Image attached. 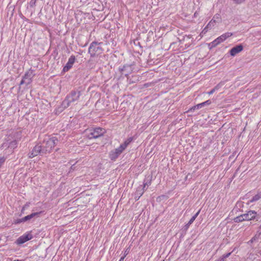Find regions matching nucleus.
Returning <instances> with one entry per match:
<instances>
[{"instance_id":"f257e3e1","label":"nucleus","mask_w":261,"mask_h":261,"mask_svg":"<svg viewBox=\"0 0 261 261\" xmlns=\"http://www.w3.org/2000/svg\"><path fill=\"white\" fill-rule=\"evenodd\" d=\"M58 142L56 137H46L43 142L36 145L32 152L29 154V158H32L38 154L43 155L50 153Z\"/></svg>"},{"instance_id":"f03ea898","label":"nucleus","mask_w":261,"mask_h":261,"mask_svg":"<svg viewBox=\"0 0 261 261\" xmlns=\"http://www.w3.org/2000/svg\"><path fill=\"white\" fill-rule=\"evenodd\" d=\"M81 95V92L80 91H72L68 94L62 102V105L64 108L69 107L71 103L76 101Z\"/></svg>"},{"instance_id":"7ed1b4c3","label":"nucleus","mask_w":261,"mask_h":261,"mask_svg":"<svg viewBox=\"0 0 261 261\" xmlns=\"http://www.w3.org/2000/svg\"><path fill=\"white\" fill-rule=\"evenodd\" d=\"M101 43L97 42H92L88 49V53L90 54L91 57H95L96 55L100 54L102 53V48L100 46Z\"/></svg>"},{"instance_id":"20e7f679","label":"nucleus","mask_w":261,"mask_h":261,"mask_svg":"<svg viewBox=\"0 0 261 261\" xmlns=\"http://www.w3.org/2000/svg\"><path fill=\"white\" fill-rule=\"evenodd\" d=\"M106 132L105 129L101 127H96L89 130L87 136L89 139H96L102 136Z\"/></svg>"},{"instance_id":"39448f33","label":"nucleus","mask_w":261,"mask_h":261,"mask_svg":"<svg viewBox=\"0 0 261 261\" xmlns=\"http://www.w3.org/2000/svg\"><path fill=\"white\" fill-rule=\"evenodd\" d=\"M34 76V74L33 71L31 69L27 71L24 76L22 77V80L20 82V85L25 84L26 85H28L31 84L32 82V79Z\"/></svg>"},{"instance_id":"423d86ee","label":"nucleus","mask_w":261,"mask_h":261,"mask_svg":"<svg viewBox=\"0 0 261 261\" xmlns=\"http://www.w3.org/2000/svg\"><path fill=\"white\" fill-rule=\"evenodd\" d=\"M33 238V235L31 231L27 232L23 235L19 237L16 241L17 245H21L26 242L31 240Z\"/></svg>"},{"instance_id":"0eeeda50","label":"nucleus","mask_w":261,"mask_h":261,"mask_svg":"<svg viewBox=\"0 0 261 261\" xmlns=\"http://www.w3.org/2000/svg\"><path fill=\"white\" fill-rule=\"evenodd\" d=\"M124 149L120 146L115 149L111 151L109 153V157L112 161H115L123 151Z\"/></svg>"},{"instance_id":"6e6552de","label":"nucleus","mask_w":261,"mask_h":261,"mask_svg":"<svg viewBox=\"0 0 261 261\" xmlns=\"http://www.w3.org/2000/svg\"><path fill=\"white\" fill-rule=\"evenodd\" d=\"M257 213L254 211H249L247 213L244 214V218L246 221H250L252 220L256 219L258 220L257 218Z\"/></svg>"},{"instance_id":"1a4fd4ad","label":"nucleus","mask_w":261,"mask_h":261,"mask_svg":"<svg viewBox=\"0 0 261 261\" xmlns=\"http://www.w3.org/2000/svg\"><path fill=\"white\" fill-rule=\"evenodd\" d=\"M75 60V57L74 56H71L68 59V61L66 63V65L63 68V71H68L72 67Z\"/></svg>"},{"instance_id":"9d476101","label":"nucleus","mask_w":261,"mask_h":261,"mask_svg":"<svg viewBox=\"0 0 261 261\" xmlns=\"http://www.w3.org/2000/svg\"><path fill=\"white\" fill-rule=\"evenodd\" d=\"M211 103V101L210 100H207L204 102H203L202 103H199L192 108H191L188 112H193L197 110H199L202 108L203 107H204L205 106L210 105Z\"/></svg>"},{"instance_id":"9b49d317","label":"nucleus","mask_w":261,"mask_h":261,"mask_svg":"<svg viewBox=\"0 0 261 261\" xmlns=\"http://www.w3.org/2000/svg\"><path fill=\"white\" fill-rule=\"evenodd\" d=\"M243 49V46L241 45H237L232 47L230 50V54L232 56H234L237 54L241 52Z\"/></svg>"},{"instance_id":"f8f14e48","label":"nucleus","mask_w":261,"mask_h":261,"mask_svg":"<svg viewBox=\"0 0 261 261\" xmlns=\"http://www.w3.org/2000/svg\"><path fill=\"white\" fill-rule=\"evenodd\" d=\"M145 191V189L142 188V186L138 187L135 194V198L136 200H138L143 194Z\"/></svg>"},{"instance_id":"ddd939ff","label":"nucleus","mask_w":261,"mask_h":261,"mask_svg":"<svg viewBox=\"0 0 261 261\" xmlns=\"http://www.w3.org/2000/svg\"><path fill=\"white\" fill-rule=\"evenodd\" d=\"M232 35V33L230 32H227L224 34H223L220 36L218 37L217 38L218 40L221 43V42H223L226 39L230 37Z\"/></svg>"},{"instance_id":"4468645a","label":"nucleus","mask_w":261,"mask_h":261,"mask_svg":"<svg viewBox=\"0 0 261 261\" xmlns=\"http://www.w3.org/2000/svg\"><path fill=\"white\" fill-rule=\"evenodd\" d=\"M200 211H198L190 220L189 222L185 226V229L186 230L188 229L191 224L193 223V222L195 221L196 218L197 217L199 214Z\"/></svg>"},{"instance_id":"2eb2a0df","label":"nucleus","mask_w":261,"mask_h":261,"mask_svg":"<svg viewBox=\"0 0 261 261\" xmlns=\"http://www.w3.org/2000/svg\"><path fill=\"white\" fill-rule=\"evenodd\" d=\"M39 214H40V213H37V212L32 213L31 214L29 215L23 217V220L24 221V222L30 220L31 219H32L34 217H35L36 216H38Z\"/></svg>"},{"instance_id":"dca6fc26","label":"nucleus","mask_w":261,"mask_h":261,"mask_svg":"<svg viewBox=\"0 0 261 261\" xmlns=\"http://www.w3.org/2000/svg\"><path fill=\"white\" fill-rule=\"evenodd\" d=\"M133 140V137H129L127 138L125 142L121 144L120 146L124 150L126 148L128 145Z\"/></svg>"},{"instance_id":"f3484780","label":"nucleus","mask_w":261,"mask_h":261,"mask_svg":"<svg viewBox=\"0 0 261 261\" xmlns=\"http://www.w3.org/2000/svg\"><path fill=\"white\" fill-rule=\"evenodd\" d=\"M261 199V191L258 192L255 195H254L251 199L249 201V202H254L257 201Z\"/></svg>"},{"instance_id":"a211bd4d","label":"nucleus","mask_w":261,"mask_h":261,"mask_svg":"<svg viewBox=\"0 0 261 261\" xmlns=\"http://www.w3.org/2000/svg\"><path fill=\"white\" fill-rule=\"evenodd\" d=\"M215 25V23L211 20L207 24V25L204 28L203 30L202 31V33H206L208 30H210L212 28H213Z\"/></svg>"},{"instance_id":"6ab92c4d","label":"nucleus","mask_w":261,"mask_h":261,"mask_svg":"<svg viewBox=\"0 0 261 261\" xmlns=\"http://www.w3.org/2000/svg\"><path fill=\"white\" fill-rule=\"evenodd\" d=\"M244 214H242V215H241L237 217H236L234 219V221L235 222H242V221H246L245 220V218H244Z\"/></svg>"},{"instance_id":"aec40b11","label":"nucleus","mask_w":261,"mask_h":261,"mask_svg":"<svg viewBox=\"0 0 261 261\" xmlns=\"http://www.w3.org/2000/svg\"><path fill=\"white\" fill-rule=\"evenodd\" d=\"M244 214H242V215H241L237 217H236L234 219V221L235 222H242V221H246L245 220V218H244Z\"/></svg>"},{"instance_id":"412c9836","label":"nucleus","mask_w":261,"mask_h":261,"mask_svg":"<svg viewBox=\"0 0 261 261\" xmlns=\"http://www.w3.org/2000/svg\"><path fill=\"white\" fill-rule=\"evenodd\" d=\"M17 146V142L16 140L11 141L10 143H9L8 148H10V149H14L16 148Z\"/></svg>"},{"instance_id":"4be33fe9","label":"nucleus","mask_w":261,"mask_h":261,"mask_svg":"<svg viewBox=\"0 0 261 261\" xmlns=\"http://www.w3.org/2000/svg\"><path fill=\"white\" fill-rule=\"evenodd\" d=\"M220 87V84L216 86L214 88H213L211 91L207 92L208 94L211 95L213 94L216 91L218 90Z\"/></svg>"},{"instance_id":"5701e85b","label":"nucleus","mask_w":261,"mask_h":261,"mask_svg":"<svg viewBox=\"0 0 261 261\" xmlns=\"http://www.w3.org/2000/svg\"><path fill=\"white\" fill-rule=\"evenodd\" d=\"M220 44V42L218 40L217 38L214 40L213 42L210 43V45L212 47H216L217 45Z\"/></svg>"},{"instance_id":"b1692460","label":"nucleus","mask_w":261,"mask_h":261,"mask_svg":"<svg viewBox=\"0 0 261 261\" xmlns=\"http://www.w3.org/2000/svg\"><path fill=\"white\" fill-rule=\"evenodd\" d=\"M151 184L150 181H144L143 187L142 188H144L145 190L147 189L148 187Z\"/></svg>"},{"instance_id":"393cba45","label":"nucleus","mask_w":261,"mask_h":261,"mask_svg":"<svg viewBox=\"0 0 261 261\" xmlns=\"http://www.w3.org/2000/svg\"><path fill=\"white\" fill-rule=\"evenodd\" d=\"M22 222H24V221L23 220V218L21 219H17L15 220H14V223L15 224H19Z\"/></svg>"},{"instance_id":"a878e982","label":"nucleus","mask_w":261,"mask_h":261,"mask_svg":"<svg viewBox=\"0 0 261 261\" xmlns=\"http://www.w3.org/2000/svg\"><path fill=\"white\" fill-rule=\"evenodd\" d=\"M30 203L27 202L25 204V205L22 207L21 210V212H23L25 210V208H28L30 206Z\"/></svg>"},{"instance_id":"bb28decb","label":"nucleus","mask_w":261,"mask_h":261,"mask_svg":"<svg viewBox=\"0 0 261 261\" xmlns=\"http://www.w3.org/2000/svg\"><path fill=\"white\" fill-rule=\"evenodd\" d=\"M36 0H31L30 2V5L31 7H34L35 6Z\"/></svg>"},{"instance_id":"cd10ccee","label":"nucleus","mask_w":261,"mask_h":261,"mask_svg":"<svg viewBox=\"0 0 261 261\" xmlns=\"http://www.w3.org/2000/svg\"><path fill=\"white\" fill-rule=\"evenodd\" d=\"M235 3L237 4H241L245 2V0H232Z\"/></svg>"},{"instance_id":"c85d7f7f","label":"nucleus","mask_w":261,"mask_h":261,"mask_svg":"<svg viewBox=\"0 0 261 261\" xmlns=\"http://www.w3.org/2000/svg\"><path fill=\"white\" fill-rule=\"evenodd\" d=\"M9 143L7 142L3 143L1 146L2 148H4L5 147H8V148Z\"/></svg>"},{"instance_id":"c756f323","label":"nucleus","mask_w":261,"mask_h":261,"mask_svg":"<svg viewBox=\"0 0 261 261\" xmlns=\"http://www.w3.org/2000/svg\"><path fill=\"white\" fill-rule=\"evenodd\" d=\"M213 18L215 19L216 20H220V16L219 14H215L214 17H213Z\"/></svg>"},{"instance_id":"7c9ffc66","label":"nucleus","mask_w":261,"mask_h":261,"mask_svg":"<svg viewBox=\"0 0 261 261\" xmlns=\"http://www.w3.org/2000/svg\"><path fill=\"white\" fill-rule=\"evenodd\" d=\"M231 253V252L228 253L226 254L223 255L222 256L223 257V258L226 259V258L228 257L230 255Z\"/></svg>"},{"instance_id":"2f4dec72","label":"nucleus","mask_w":261,"mask_h":261,"mask_svg":"<svg viewBox=\"0 0 261 261\" xmlns=\"http://www.w3.org/2000/svg\"><path fill=\"white\" fill-rule=\"evenodd\" d=\"M217 261H225V259L223 256L219 258Z\"/></svg>"},{"instance_id":"473e14b6","label":"nucleus","mask_w":261,"mask_h":261,"mask_svg":"<svg viewBox=\"0 0 261 261\" xmlns=\"http://www.w3.org/2000/svg\"><path fill=\"white\" fill-rule=\"evenodd\" d=\"M125 257V255H124L123 256L121 257L119 261H123Z\"/></svg>"},{"instance_id":"72a5a7b5","label":"nucleus","mask_w":261,"mask_h":261,"mask_svg":"<svg viewBox=\"0 0 261 261\" xmlns=\"http://www.w3.org/2000/svg\"><path fill=\"white\" fill-rule=\"evenodd\" d=\"M258 232H259V233H261V225L258 228Z\"/></svg>"},{"instance_id":"f704fd0d","label":"nucleus","mask_w":261,"mask_h":261,"mask_svg":"<svg viewBox=\"0 0 261 261\" xmlns=\"http://www.w3.org/2000/svg\"><path fill=\"white\" fill-rule=\"evenodd\" d=\"M211 20H212V22H213L215 23H216V21H217L215 19H214L213 18H212V19Z\"/></svg>"},{"instance_id":"c9c22d12","label":"nucleus","mask_w":261,"mask_h":261,"mask_svg":"<svg viewBox=\"0 0 261 261\" xmlns=\"http://www.w3.org/2000/svg\"><path fill=\"white\" fill-rule=\"evenodd\" d=\"M127 254V252H126V251H125L124 255L126 256Z\"/></svg>"},{"instance_id":"e433bc0d","label":"nucleus","mask_w":261,"mask_h":261,"mask_svg":"<svg viewBox=\"0 0 261 261\" xmlns=\"http://www.w3.org/2000/svg\"><path fill=\"white\" fill-rule=\"evenodd\" d=\"M195 16H197V14H196V13H194Z\"/></svg>"},{"instance_id":"4c0bfd02","label":"nucleus","mask_w":261,"mask_h":261,"mask_svg":"<svg viewBox=\"0 0 261 261\" xmlns=\"http://www.w3.org/2000/svg\"><path fill=\"white\" fill-rule=\"evenodd\" d=\"M195 16H197V14H196V13H194Z\"/></svg>"}]
</instances>
